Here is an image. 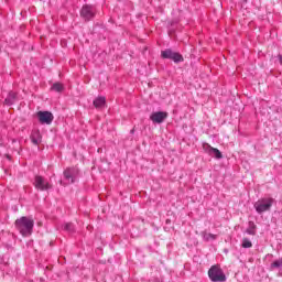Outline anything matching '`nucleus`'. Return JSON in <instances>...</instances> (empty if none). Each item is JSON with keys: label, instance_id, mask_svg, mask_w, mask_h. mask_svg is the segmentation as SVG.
Returning a JSON list of instances; mask_svg holds the SVG:
<instances>
[{"label": "nucleus", "instance_id": "11", "mask_svg": "<svg viewBox=\"0 0 282 282\" xmlns=\"http://www.w3.org/2000/svg\"><path fill=\"white\" fill-rule=\"evenodd\" d=\"M64 177L67 181V184H74V181H75L74 170L73 169H66L64 171Z\"/></svg>", "mask_w": 282, "mask_h": 282}, {"label": "nucleus", "instance_id": "12", "mask_svg": "<svg viewBox=\"0 0 282 282\" xmlns=\"http://www.w3.org/2000/svg\"><path fill=\"white\" fill-rule=\"evenodd\" d=\"M106 104H107V99H105V97H97L93 101V105H94L95 109H102Z\"/></svg>", "mask_w": 282, "mask_h": 282}, {"label": "nucleus", "instance_id": "19", "mask_svg": "<svg viewBox=\"0 0 282 282\" xmlns=\"http://www.w3.org/2000/svg\"><path fill=\"white\" fill-rule=\"evenodd\" d=\"M281 265H282V258L279 259V260H275V261L271 264L272 268H281Z\"/></svg>", "mask_w": 282, "mask_h": 282}, {"label": "nucleus", "instance_id": "16", "mask_svg": "<svg viewBox=\"0 0 282 282\" xmlns=\"http://www.w3.org/2000/svg\"><path fill=\"white\" fill-rule=\"evenodd\" d=\"M53 91H63V84L61 83H55L53 84L52 88Z\"/></svg>", "mask_w": 282, "mask_h": 282}, {"label": "nucleus", "instance_id": "3", "mask_svg": "<svg viewBox=\"0 0 282 282\" xmlns=\"http://www.w3.org/2000/svg\"><path fill=\"white\" fill-rule=\"evenodd\" d=\"M273 204H274L273 198H261L258 202H256L253 206H254L257 213H259V215H261L262 213H268V210H270V208H272Z\"/></svg>", "mask_w": 282, "mask_h": 282}, {"label": "nucleus", "instance_id": "15", "mask_svg": "<svg viewBox=\"0 0 282 282\" xmlns=\"http://www.w3.org/2000/svg\"><path fill=\"white\" fill-rule=\"evenodd\" d=\"M15 98H17V93H9V96L4 100V102H7V105H12Z\"/></svg>", "mask_w": 282, "mask_h": 282}, {"label": "nucleus", "instance_id": "4", "mask_svg": "<svg viewBox=\"0 0 282 282\" xmlns=\"http://www.w3.org/2000/svg\"><path fill=\"white\" fill-rule=\"evenodd\" d=\"M161 56H162V58H170L174 63H182V62H184V57L182 56V54H180L177 52H173L171 48L162 51L161 52Z\"/></svg>", "mask_w": 282, "mask_h": 282}, {"label": "nucleus", "instance_id": "7", "mask_svg": "<svg viewBox=\"0 0 282 282\" xmlns=\"http://www.w3.org/2000/svg\"><path fill=\"white\" fill-rule=\"evenodd\" d=\"M80 17L85 19V21H90L96 17V9L91 6H84L80 11Z\"/></svg>", "mask_w": 282, "mask_h": 282}, {"label": "nucleus", "instance_id": "18", "mask_svg": "<svg viewBox=\"0 0 282 282\" xmlns=\"http://www.w3.org/2000/svg\"><path fill=\"white\" fill-rule=\"evenodd\" d=\"M64 230H66L67 232H72L74 230V225L70 223L65 224Z\"/></svg>", "mask_w": 282, "mask_h": 282}, {"label": "nucleus", "instance_id": "13", "mask_svg": "<svg viewBox=\"0 0 282 282\" xmlns=\"http://www.w3.org/2000/svg\"><path fill=\"white\" fill-rule=\"evenodd\" d=\"M248 235H257V225L254 223H249V228L247 229Z\"/></svg>", "mask_w": 282, "mask_h": 282}, {"label": "nucleus", "instance_id": "10", "mask_svg": "<svg viewBox=\"0 0 282 282\" xmlns=\"http://www.w3.org/2000/svg\"><path fill=\"white\" fill-rule=\"evenodd\" d=\"M42 140H43V137L41 135V131L34 130L31 133L32 144H35L36 147H39V144L42 142Z\"/></svg>", "mask_w": 282, "mask_h": 282}, {"label": "nucleus", "instance_id": "21", "mask_svg": "<svg viewBox=\"0 0 282 282\" xmlns=\"http://www.w3.org/2000/svg\"><path fill=\"white\" fill-rule=\"evenodd\" d=\"M280 62H281V64H282V56H280Z\"/></svg>", "mask_w": 282, "mask_h": 282}, {"label": "nucleus", "instance_id": "8", "mask_svg": "<svg viewBox=\"0 0 282 282\" xmlns=\"http://www.w3.org/2000/svg\"><path fill=\"white\" fill-rule=\"evenodd\" d=\"M167 118H169V112H164V111L153 112L150 116V120H152V122H154L155 124H162V122H164V120H166Z\"/></svg>", "mask_w": 282, "mask_h": 282}, {"label": "nucleus", "instance_id": "20", "mask_svg": "<svg viewBox=\"0 0 282 282\" xmlns=\"http://www.w3.org/2000/svg\"><path fill=\"white\" fill-rule=\"evenodd\" d=\"M7 159L10 160V154H7Z\"/></svg>", "mask_w": 282, "mask_h": 282}, {"label": "nucleus", "instance_id": "14", "mask_svg": "<svg viewBox=\"0 0 282 282\" xmlns=\"http://www.w3.org/2000/svg\"><path fill=\"white\" fill-rule=\"evenodd\" d=\"M203 239L205 241H215V239H217V236L214 234L203 232Z\"/></svg>", "mask_w": 282, "mask_h": 282}, {"label": "nucleus", "instance_id": "6", "mask_svg": "<svg viewBox=\"0 0 282 282\" xmlns=\"http://www.w3.org/2000/svg\"><path fill=\"white\" fill-rule=\"evenodd\" d=\"M37 118L41 124H51L54 122V115L50 111H39Z\"/></svg>", "mask_w": 282, "mask_h": 282}, {"label": "nucleus", "instance_id": "2", "mask_svg": "<svg viewBox=\"0 0 282 282\" xmlns=\"http://www.w3.org/2000/svg\"><path fill=\"white\" fill-rule=\"evenodd\" d=\"M208 276L213 282L226 281V274L224 273V270H221V267L219 265H213L208 271Z\"/></svg>", "mask_w": 282, "mask_h": 282}, {"label": "nucleus", "instance_id": "9", "mask_svg": "<svg viewBox=\"0 0 282 282\" xmlns=\"http://www.w3.org/2000/svg\"><path fill=\"white\" fill-rule=\"evenodd\" d=\"M203 149H204L205 153H208V155H214L216 158V160H221V158H224V155L221 154V151H219V149L213 148L208 143H204Z\"/></svg>", "mask_w": 282, "mask_h": 282}, {"label": "nucleus", "instance_id": "17", "mask_svg": "<svg viewBox=\"0 0 282 282\" xmlns=\"http://www.w3.org/2000/svg\"><path fill=\"white\" fill-rule=\"evenodd\" d=\"M242 248H252V241L248 238L242 239Z\"/></svg>", "mask_w": 282, "mask_h": 282}, {"label": "nucleus", "instance_id": "5", "mask_svg": "<svg viewBox=\"0 0 282 282\" xmlns=\"http://www.w3.org/2000/svg\"><path fill=\"white\" fill-rule=\"evenodd\" d=\"M33 186H35L37 191H50V188H52V184L45 181L41 175L35 176Z\"/></svg>", "mask_w": 282, "mask_h": 282}, {"label": "nucleus", "instance_id": "1", "mask_svg": "<svg viewBox=\"0 0 282 282\" xmlns=\"http://www.w3.org/2000/svg\"><path fill=\"white\" fill-rule=\"evenodd\" d=\"M14 225L22 237H30L34 230V219L30 217L22 216L15 220Z\"/></svg>", "mask_w": 282, "mask_h": 282}]
</instances>
